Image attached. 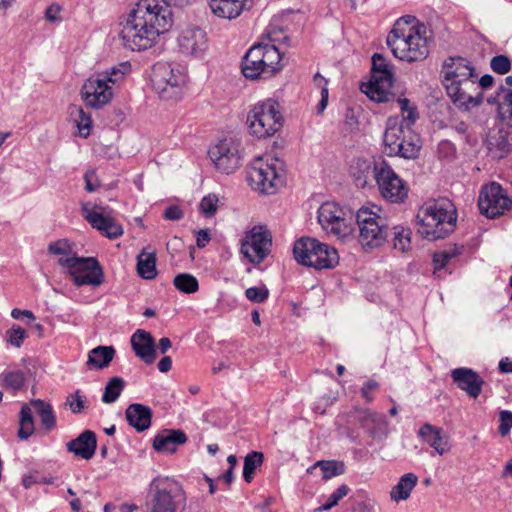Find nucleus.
<instances>
[{
    "label": "nucleus",
    "instance_id": "nucleus-39",
    "mask_svg": "<svg viewBox=\"0 0 512 512\" xmlns=\"http://www.w3.org/2000/svg\"><path fill=\"white\" fill-rule=\"evenodd\" d=\"M82 212L86 221L90 224H113L114 219L105 214L104 208L101 206L84 203Z\"/></svg>",
    "mask_w": 512,
    "mask_h": 512
},
{
    "label": "nucleus",
    "instance_id": "nucleus-21",
    "mask_svg": "<svg viewBox=\"0 0 512 512\" xmlns=\"http://www.w3.org/2000/svg\"><path fill=\"white\" fill-rule=\"evenodd\" d=\"M451 378L459 389L465 391L473 399H476L482 392L484 380L471 368H455L451 371Z\"/></svg>",
    "mask_w": 512,
    "mask_h": 512
},
{
    "label": "nucleus",
    "instance_id": "nucleus-41",
    "mask_svg": "<svg viewBox=\"0 0 512 512\" xmlns=\"http://www.w3.org/2000/svg\"><path fill=\"white\" fill-rule=\"evenodd\" d=\"M175 288L185 294H193L199 289L197 278L190 273H179L173 279Z\"/></svg>",
    "mask_w": 512,
    "mask_h": 512
},
{
    "label": "nucleus",
    "instance_id": "nucleus-61",
    "mask_svg": "<svg viewBox=\"0 0 512 512\" xmlns=\"http://www.w3.org/2000/svg\"><path fill=\"white\" fill-rule=\"evenodd\" d=\"M163 216L168 221H179L183 217V211L179 206L172 205L165 209Z\"/></svg>",
    "mask_w": 512,
    "mask_h": 512
},
{
    "label": "nucleus",
    "instance_id": "nucleus-45",
    "mask_svg": "<svg viewBox=\"0 0 512 512\" xmlns=\"http://www.w3.org/2000/svg\"><path fill=\"white\" fill-rule=\"evenodd\" d=\"M453 226H419L418 233L419 235L428 241H436L439 239H444L449 234L453 232Z\"/></svg>",
    "mask_w": 512,
    "mask_h": 512
},
{
    "label": "nucleus",
    "instance_id": "nucleus-58",
    "mask_svg": "<svg viewBox=\"0 0 512 512\" xmlns=\"http://www.w3.org/2000/svg\"><path fill=\"white\" fill-rule=\"evenodd\" d=\"M101 235L107 237L108 239L114 240L121 235H123L124 231L122 226H95Z\"/></svg>",
    "mask_w": 512,
    "mask_h": 512
},
{
    "label": "nucleus",
    "instance_id": "nucleus-49",
    "mask_svg": "<svg viewBox=\"0 0 512 512\" xmlns=\"http://www.w3.org/2000/svg\"><path fill=\"white\" fill-rule=\"evenodd\" d=\"M8 343L16 348H20L23 344V341L27 337V333L25 329L18 325H13L8 331Z\"/></svg>",
    "mask_w": 512,
    "mask_h": 512
},
{
    "label": "nucleus",
    "instance_id": "nucleus-3",
    "mask_svg": "<svg viewBox=\"0 0 512 512\" xmlns=\"http://www.w3.org/2000/svg\"><path fill=\"white\" fill-rule=\"evenodd\" d=\"M402 120L389 118L383 135L384 153L390 157L415 159L421 149V141L412 130L419 117L417 107L407 98L397 100Z\"/></svg>",
    "mask_w": 512,
    "mask_h": 512
},
{
    "label": "nucleus",
    "instance_id": "nucleus-7",
    "mask_svg": "<svg viewBox=\"0 0 512 512\" xmlns=\"http://www.w3.org/2000/svg\"><path fill=\"white\" fill-rule=\"evenodd\" d=\"M292 253L299 265L316 271L332 270L340 261L336 248L309 236L297 239Z\"/></svg>",
    "mask_w": 512,
    "mask_h": 512
},
{
    "label": "nucleus",
    "instance_id": "nucleus-38",
    "mask_svg": "<svg viewBox=\"0 0 512 512\" xmlns=\"http://www.w3.org/2000/svg\"><path fill=\"white\" fill-rule=\"evenodd\" d=\"M25 384V375L21 370H4L0 373V385L13 392L19 391Z\"/></svg>",
    "mask_w": 512,
    "mask_h": 512
},
{
    "label": "nucleus",
    "instance_id": "nucleus-43",
    "mask_svg": "<svg viewBox=\"0 0 512 512\" xmlns=\"http://www.w3.org/2000/svg\"><path fill=\"white\" fill-rule=\"evenodd\" d=\"M315 466H319L322 471V478L329 480L333 477L345 473V465L341 461L336 460H319L315 462Z\"/></svg>",
    "mask_w": 512,
    "mask_h": 512
},
{
    "label": "nucleus",
    "instance_id": "nucleus-12",
    "mask_svg": "<svg viewBox=\"0 0 512 512\" xmlns=\"http://www.w3.org/2000/svg\"><path fill=\"white\" fill-rule=\"evenodd\" d=\"M394 84L393 65L381 54L372 56L371 78L361 85V91L374 102H388Z\"/></svg>",
    "mask_w": 512,
    "mask_h": 512
},
{
    "label": "nucleus",
    "instance_id": "nucleus-51",
    "mask_svg": "<svg viewBox=\"0 0 512 512\" xmlns=\"http://www.w3.org/2000/svg\"><path fill=\"white\" fill-rule=\"evenodd\" d=\"M492 70L498 74L504 75L511 69V61L505 55H497L490 61Z\"/></svg>",
    "mask_w": 512,
    "mask_h": 512
},
{
    "label": "nucleus",
    "instance_id": "nucleus-28",
    "mask_svg": "<svg viewBox=\"0 0 512 512\" xmlns=\"http://www.w3.org/2000/svg\"><path fill=\"white\" fill-rule=\"evenodd\" d=\"M418 484V476L413 472L403 474L390 490V499L399 503L406 501Z\"/></svg>",
    "mask_w": 512,
    "mask_h": 512
},
{
    "label": "nucleus",
    "instance_id": "nucleus-14",
    "mask_svg": "<svg viewBox=\"0 0 512 512\" xmlns=\"http://www.w3.org/2000/svg\"><path fill=\"white\" fill-rule=\"evenodd\" d=\"M373 175L380 195L386 201L400 204L407 199L409 189L406 182L385 160L374 163Z\"/></svg>",
    "mask_w": 512,
    "mask_h": 512
},
{
    "label": "nucleus",
    "instance_id": "nucleus-42",
    "mask_svg": "<svg viewBox=\"0 0 512 512\" xmlns=\"http://www.w3.org/2000/svg\"><path fill=\"white\" fill-rule=\"evenodd\" d=\"M48 252L51 255L59 256V265L63 258H77V256L74 255V245L67 239H59L51 242L48 246Z\"/></svg>",
    "mask_w": 512,
    "mask_h": 512
},
{
    "label": "nucleus",
    "instance_id": "nucleus-25",
    "mask_svg": "<svg viewBox=\"0 0 512 512\" xmlns=\"http://www.w3.org/2000/svg\"><path fill=\"white\" fill-rule=\"evenodd\" d=\"M96 447V435L91 430L83 431L77 438L66 444L69 452L85 460H89L94 456Z\"/></svg>",
    "mask_w": 512,
    "mask_h": 512
},
{
    "label": "nucleus",
    "instance_id": "nucleus-13",
    "mask_svg": "<svg viewBox=\"0 0 512 512\" xmlns=\"http://www.w3.org/2000/svg\"><path fill=\"white\" fill-rule=\"evenodd\" d=\"M186 74L167 62L153 66L151 83L154 91L163 100H178L186 84Z\"/></svg>",
    "mask_w": 512,
    "mask_h": 512
},
{
    "label": "nucleus",
    "instance_id": "nucleus-63",
    "mask_svg": "<svg viewBox=\"0 0 512 512\" xmlns=\"http://www.w3.org/2000/svg\"><path fill=\"white\" fill-rule=\"evenodd\" d=\"M210 241L208 229H200L196 232V244L199 248L205 247Z\"/></svg>",
    "mask_w": 512,
    "mask_h": 512
},
{
    "label": "nucleus",
    "instance_id": "nucleus-30",
    "mask_svg": "<svg viewBox=\"0 0 512 512\" xmlns=\"http://www.w3.org/2000/svg\"><path fill=\"white\" fill-rule=\"evenodd\" d=\"M486 144L490 155L495 159L503 158L508 152L507 137L500 129L489 132Z\"/></svg>",
    "mask_w": 512,
    "mask_h": 512
},
{
    "label": "nucleus",
    "instance_id": "nucleus-24",
    "mask_svg": "<svg viewBox=\"0 0 512 512\" xmlns=\"http://www.w3.org/2000/svg\"><path fill=\"white\" fill-rule=\"evenodd\" d=\"M253 0H210L209 6L214 15L223 19H236L243 11L251 8Z\"/></svg>",
    "mask_w": 512,
    "mask_h": 512
},
{
    "label": "nucleus",
    "instance_id": "nucleus-32",
    "mask_svg": "<svg viewBox=\"0 0 512 512\" xmlns=\"http://www.w3.org/2000/svg\"><path fill=\"white\" fill-rule=\"evenodd\" d=\"M359 242L363 247H378L386 237L384 228L388 226H359Z\"/></svg>",
    "mask_w": 512,
    "mask_h": 512
},
{
    "label": "nucleus",
    "instance_id": "nucleus-29",
    "mask_svg": "<svg viewBox=\"0 0 512 512\" xmlns=\"http://www.w3.org/2000/svg\"><path fill=\"white\" fill-rule=\"evenodd\" d=\"M136 271L140 278L153 280L157 276L156 253L145 247L136 257Z\"/></svg>",
    "mask_w": 512,
    "mask_h": 512
},
{
    "label": "nucleus",
    "instance_id": "nucleus-4",
    "mask_svg": "<svg viewBox=\"0 0 512 512\" xmlns=\"http://www.w3.org/2000/svg\"><path fill=\"white\" fill-rule=\"evenodd\" d=\"M443 85L454 105L468 111L482 102L475 68L463 57H450L443 65Z\"/></svg>",
    "mask_w": 512,
    "mask_h": 512
},
{
    "label": "nucleus",
    "instance_id": "nucleus-53",
    "mask_svg": "<svg viewBox=\"0 0 512 512\" xmlns=\"http://www.w3.org/2000/svg\"><path fill=\"white\" fill-rule=\"evenodd\" d=\"M66 405L69 406L73 413H80L85 408V397L81 394L80 390L69 395L66 399Z\"/></svg>",
    "mask_w": 512,
    "mask_h": 512
},
{
    "label": "nucleus",
    "instance_id": "nucleus-9",
    "mask_svg": "<svg viewBox=\"0 0 512 512\" xmlns=\"http://www.w3.org/2000/svg\"><path fill=\"white\" fill-rule=\"evenodd\" d=\"M356 218V224H377L384 220L383 210L380 206L367 203L358 209L356 214L348 206L340 205L334 201H326L316 210L318 224H339L351 222Z\"/></svg>",
    "mask_w": 512,
    "mask_h": 512
},
{
    "label": "nucleus",
    "instance_id": "nucleus-50",
    "mask_svg": "<svg viewBox=\"0 0 512 512\" xmlns=\"http://www.w3.org/2000/svg\"><path fill=\"white\" fill-rule=\"evenodd\" d=\"M245 296L251 302L262 303L268 298L269 290L265 285L259 287H250L246 289Z\"/></svg>",
    "mask_w": 512,
    "mask_h": 512
},
{
    "label": "nucleus",
    "instance_id": "nucleus-64",
    "mask_svg": "<svg viewBox=\"0 0 512 512\" xmlns=\"http://www.w3.org/2000/svg\"><path fill=\"white\" fill-rule=\"evenodd\" d=\"M498 368L502 373H512V360L509 358L501 359Z\"/></svg>",
    "mask_w": 512,
    "mask_h": 512
},
{
    "label": "nucleus",
    "instance_id": "nucleus-54",
    "mask_svg": "<svg viewBox=\"0 0 512 512\" xmlns=\"http://www.w3.org/2000/svg\"><path fill=\"white\" fill-rule=\"evenodd\" d=\"M62 10H63V8L61 5H59L58 3H52L45 10V13H44L45 20L49 23H57V22L62 21V16H61Z\"/></svg>",
    "mask_w": 512,
    "mask_h": 512
},
{
    "label": "nucleus",
    "instance_id": "nucleus-44",
    "mask_svg": "<svg viewBox=\"0 0 512 512\" xmlns=\"http://www.w3.org/2000/svg\"><path fill=\"white\" fill-rule=\"evenodd\" d=\"M371 164L365 159H356L350 167V173L354 177L358 186L364 187L367 184L368 174Z\"/></svg>",
    "mask_w": 512,
    "mask_h": 512
},
{
    "label": "nucleus",
    "instance_id": "nucleus-60",
    "mask_svg": "<svg viewBox=\"0 0 512 512\" xmlns=\"http://www.w3.org/2000/svg\"><path fill=\"white\" fill-rule=\"evenodd\" d=\"M379 388V383L373 379L366 381L361 389L362 397L367 401H373L374 397L372 392Z\"/></svg>",
    "mask_w": 512,
    "mask_h": 512
},
{
    "label": "nucleus",
    "instance_id": "nucleus-56",
    "mask_svg": "<svg viewBox=\"0 0 512 512\" xmlns=\"http://www.w3.org/2000/svg\"><path fill=\"white\" fill-rule=\"evenodd\" d=\"M350 489L347 485H340L327 499L326 507L331 509L338 505L339 501L349 493Z\"/></svg>",
    "mask_w": 512,
    "mask_h": 512
},
{
    "label": "nucleus",
    "instance_id": "nucleus-48",
    "mask_svg": "<svg viewBox=\"0 0 512 512\" xmlns=\"http://www.w3.org/2000/svg\"><path fill=\"white\" fill-rule=\"evenodd\" d=\"M219 197L214 193L204 196L199 203V212L207 219L213 217L219 207Z\"/></svg>",
    "mask_w": 512,
    "mask_h": 512
},
{
    "label": "nucleus",
    "instance_id": "nucleus-47",
    "mask_svg": "<svg viewBox=\"0 0 512 512\" xmlns=\"http://www.w3.org/2000/svg\"><path fill=\"white\" fill-rule=\"evenodd\" d=\"M394 248L406 252L411 247V231L408 227L395 226L394 231Z\"/></svg>",
    "mask_w": 512,
    "mask_h": 512
},
{
    "label": "nucleus",
    "instance_id": "nucleus-6",
    "mask_svg": "<svg viewBox=\"0 0 512 512\" xmlns=\"http://www.w3.org/2000/svg\"><path fill=\"white\" fill-rule=\"evenodd\" d=\"M246 181L260 195H275L286 183L285 164L271 154L257 156L246 167Z\"/></svg>",
    "mask_w": 512,
    "mask_h": 512
},
{
    "label": "nucleus",
    "instance_id": "nucleus-34",
    "mask_svg": "<svg viewBox=\"0 0 512 512\" xmlns=\"http://www.w3.org/2000/svg\"><path fill=\"white\" fill-rule=\"evenodd\" d=\"M497 103L498 113L504 120H512V89H507L501 85L497 91L496 97L488 100L489 103Z\"/></svg>",
    "mask_w": 512,
    "mask_h": 512
},
{
    "label": "nucleus",
    "instance_id": "nucleus-27",
    "mask_svg": "<svg viewBox=\"0 0 512 512\" xmlns=\"http://www.w3.org/2000/svg\"><path fill=\"white\" fill-rule=\"evenodd\" d=\"M125 416L128 424L137 432L146 431L151 426L152 410L144 404H130L126 408Z\"/></svg>",
    "mask_w": 512,
    "mask_h": 512
},
{
    "label": "nucleus",
    "instance_id": "nucleus-10",
    "mask_svg": "<svg viewBox=\"0 0 512 512\" xmlns=\"http://www.w3.org/2000/svg\"><path fill=\"white\" fill-rule=\"evenodd\" d=\"M282 56L274 44H256L245 54L242 73L248 79L270 78L282 69Z\"/></svg>",
    "mask_w": 512,
    "mask_h": 512
},
{
    "label": "nucleus",
    "instance_id": "nucleus-62",
    "mask_svg": "<svg viewBox=\"0 0 512 512\" xmlns=\"http://www.w3.org/2000/svg\"><path fill=\"white\" fill-rule=\"evenodd\" d=\"M11 317L16 320H21L23 318H27L29 322H32L35 320V316H34L33 312L30 310H27V309L21 310L18 308H14L11 311Z\"/></svg>",
    "mask_w": 512,
    "mask_h": 512
},
{
    "label": "nucleus",
    "instance_id": "nucleus-33",
    "mask_svg": "<svg viewBox=\"0 0 512 512\" xmlns=\"http://www.w3.org/2000/svg\"><path fill=\"white\" fill-rule=\"evenodd\" d=\"M115 349L113 346H98L88 354L87 365L96 369L107 367L113 360Z\"/></svg>",
    "mask_w": 512,
    "mask_h": 512
},
{
    "label": "nucleus",
    "instance_id": "nucleus-18",
    "mask_svg": "<svg viewBox=\"0 0 512 512\" xmlns=\"http://www.w3.org/2000/svg\"><path fill=\"white\" fill-rule=\"evenodd\" d=\"M179 52L185 57L204 58L209 51V38L204 29L196 25L181 27L176 36Z\"/></svg>",
    "mask_w": 512,
    "mask_h": 512
},
{
    "label": "nucleus",
    "instance_id": "nucleus-35",
    "mask_svg": "<svg viewBox=\"0 0 512 512\" xmlns=\"http://www.w3.org/2000/svg\"><path fill=\"white\" fill-rule=\"evenodd\" d=\"M356 418L360 422L361 426L371 435H374L376 429L385 424V417L382 414L368 409L358 410Z\"/></svg>",
    "mask_w": 512,
    "mask_h": 512
},
{
    "label": "nucleus",
    "instance_id": "nucleus-19",
    "mask_svg": "<svg viewBox=\"0 0 512 512\" xmlns=\"http://www.w3.org/2000/svg\"><path fill=\"white\" fill-rule=\"evenodd\" d=\"M478 206L483 215L494 219L512 207V199L504 192L500 184L492 182L482 187Z\"/></svg>",
    "mask_w": 512,
    "mask_h": 512
},
{
    "label": "nucleus",
    "instance_id": "nucleus-55",
    "mask_svg": "<svg viewBox=\"0 0 512 512\" xmlns=\"http://www.w3.org/2000/svg\"><path fill=\"white\" fill-rule=\"evenodd\" d=\"M499 433L501 436H506L512 429V412L503 410L499 414Z\"/></svg>",
    "mask_w": 512,
    "mask_h": 512
},
{
    "label": "nucleus",
    "instance_id": "nucleus-22",
    "mask_svg": "<svg viewBox=\"0 0 512 512\" xmlns=\"http://www.w3.org/2000/svg\"><path fill=\"white\" fill-rule=\"evenodd\" d=\"M187 442L186 434L179 429H164L153 439V449L162 454H173L178 446Z\"/></svg>",
    "mask_w": 512,
    "mask_h": 512
},
{
    "label": "nucleus",
    "instance_id": "nucleus-40",
    "mask_svg": "<svg viewBox=\"0 0 512 512\" xmlns=\"http://www.w3.org/2000/svg\"><path fill=\"white\" fill-rule=\"evenodd\" d=\"M125 382L121 377H112L105 385L102 395V402L105 404L114 403L121 395Z\"/></svg>",
    "mask_w": 512,
    "mask_h": 512
},
{
    "label": "nucleus",
    "instance_id": "nucleus-2",
    "mask_svg": "<svg viewBox=\"0 0 512 512\" xmlns=\"http://www.w3.org/2000/svg\"><path fill=\"white\" fill-rule=\"evenodd\" d=\"M386 43L400 61L421 62L429 56L431 35L423 22L406 15L396 20Z\"/></svg>",
    "mask_w": 512,
    "mask_h": 512
},
{
    "label": "nucleus",
    "instance_id": "nucleus-8",
    "mask_svg": "<svg viewBox=\"0 0 512 512\" xmlns=\"http://www.w3.org/2000/svg\"><path fill=\"white\" fill-rule=\"evenodd\" d=\"M186 501V492L178 481L157 476L149 484L146 509L147 512H177Z\"/></svg>",
    "mask_w": 512,
    "mask_h": 512
},
{
    "label": "nucleus",
    "instance_id": "nucleus-20",
    "mask_svg": "<svg viewBox=\"0 0 512 512\" xmlns=\"http://www.w3.org/2000/svg\"><path fill=\"white\" fill-rule=\"evenodd\" d=\"M272 247V235L266 226H253L241 244V252L253 264L262 263Z\"/></svg>",
    "mask_w": 512,
    "mask_h": 512
},
{
    "label": "nucleus",
    "instance_id": "nucleus-36",
    "mask_svg": "<svg viewBox=\"0 0 512 512\" xmlns=\"http://www.w3.org/2000/svg\"><path fill=\"white\" fill-rule=\"evenodd\" d=\"M31 405L35 408L41 419V423L47 431H51L56 426V416L52 406L41 400L35 399L31 401Z\"/></svg>",
    "mask_w": 512,
    "mask_h": 512
},
{
    "label": "nucleus",
    "instance_id": "nucleus-11",
    "mask_svg": "<svg viewBox=\"0 0 512 512\" xmlns=\"http://www.w3.org/2000/svg\"><path fill=\"white\" fill-rule=\"evenodd\" d=\"M283 117L273 99L257 102L247 115L249 133L257 139L272 137L282 127Z\"/></svg>",
    "mask_w": 512,
    "mask_h": 512
},
{
    "label": "nucleus",
    "instance_id": "nucleus-31",
    "mask_svg": "<svg viewBox=\"0 0 512 512\" xmlns=\"http://www.w3.org/2000/svg\"><path fill=\"white\" fill-rule=\"evenodd\" d=\"M69 116L71 122L77 128L78 134L84 138L88 137L92 129L91 116L79 105L69 107Z\"/></svg>",
    "mask_w": 512,
    "mask_h": 512
},
{
    "label": "nucleus",
    "instance_id": "nucleus-37",
    "mask_svg": "<svg viewBox=\"0 0 512 512\" xmlns=\"http://www.w3.org/2000/svg\"><path fill=\"white\" fill-rule=\"evenodd\" d=\"M34 431L35 427L32 409L28 404H23L20 410L19 429L17 435L21 440H27L34 434Z\"/></svg>",
    "mask_w": 512,
    "mask_h": 512
},
{
    "label": "nucleus",
    "instance_id": "nucleus-46",
    "mask_svg": "<svg viewBox=\"0 0 512 512\" xmlns=\"http://www.w3.org/2000/svg\"><path fill=\"white\" fill-rule=\"evenodd\" d=\"M263 462V453L252 451L244 458L243 478L247 483L253 479L254 472Z\"/></svg>",
    "mask_w": 512,
    "mask_h": 512
},
{
    "label": "nucleus",
    "instance_id": "nucleus-57",
    "mask_svg": "<svg viewBox=\"0 0 512 512\" xmlns=\"http://www.w3.org/2000/svg\"><path fill=\"white\" fill-rule=\"evenodd\" d=\"M85 189L88 192L96 191L100 186L101 182L94 170H88L84 175Z\"/></svg>",
    "mask_w": 512,
    "mask_h": 512
},
{
    "label": "nucleus",
    "instance_id": "nucleus-17",
    "mask_svg": "<svg viewBox=\"0 0 512 512\" xmlns=\"http://www.w3.org/2000/svg\"><path fill=\"white\" fill-rule=\"evenodd\" d=\"M416 219L418 224H456L458 210L447 197L428 198L419 206Z\"/></svg>",
    "mask_w": 512,
    "mask_h": 512
},
{
    "label": "nucleus",
    "instance_id": "nucleus-59",
    "mask_svg": "<svg viewBox=\"0 0 512 512\" xmlns=\"http://www.w3.org/2000/svg\"><path fill=\"white\" fill-rule=\"evenodd\" d=\"M453 256H454L453 254H450L445 251L434 253V255H433L434 270L437 271V270L443 269L446 266V264L448 263V261Z\"/></svg>",
    "mask_w": 512,
    "mask_h": 512
},
{
    "label": "nucleus",
    "instance_id": "nucleus-52",
    "mask_svg": "<svg viewBox=\"0 0 512 512\" xmlns=\"http://www.w3.org/2000/svg\"><path fill=\"white\" fill-rule=\"evenodd\" d=\"M324 228L328 234L336 236L343 242L349 240L354 233L353 226H324Z\"/></svg>",
    "mask_w": 512,
    "mask_h": 512
},
{
    "label": "nucleus",
    "instance_id": "nucleus-15",
    "mask_svg": "<svg viewBox=\"0 0 512 512\" xmlns=\"http://www.w3.org/2000/svg\"><path fill=\"white\" fill-rule=\"evenodd\" d=\"M60 266L76 286L99 287L104 282L103 269L94 257L63 258Z\"/></svg>",
    "mask_w": 512,
    "mask_h": 512
},
{
    "label": "nucleus",
    "instance_id": "nucleus-23",
    "mask_svg": "<svg viewBox=\"0 0 512 512\" xmlns=\"http://www.w3.org/2000/svg\"><path fill=\"white\" fill-rule=\"evenodd\" d=\"M418 436L440 456L448 453L451 449L449 437L444 434L441 427L425 423L418 430Z\"/></svg>",
    "mask_w": 512,
    "mask_h": 512
},
{
    "label": "nucleus",
    "instance_id": "nucleus-1",
    "mask_svg": "<svg viewBox=\"0 0 512 512\" xmlns=\"http://www.w3.org/2000/svg\"><path fill=\"white\" fill-rule=\"evenodd\" d=\"M173 24L174 15L168 1L137 0L119 16L117 35L125 49L141 52L154 47Z\"/></svg>",
    "mask_w": 512,
    "mask_h": 512
},
{
    "label": "nucleus",
    "instance_id": "nucleus-16",
    "mask_svg": "<svg viewBox=\"0 0 512 512\" xmlns=\"http://www.w3.org/2000/svg\"><path fill=\"white\" fill-rule=\"evenodd\" d=\"M208 156L219 173L229 175L241 167L243 152L238 140L223 138L209 147Z\"/></svg>",
    "mask_w": 512,
    "mask_h": 512
},
{
    "label": "nucleus",
    "instance_id": "nucleus-5",
    "mask_svg": "<svg viewBox=\"0 0 512 512\" xmlns=\"http://www.w3.org/2000/svg\"><path fill=\"white\" fill-rule=\"evenodd\" d=\"M129 61L120 62L104 71L95 72L82 84L80 96L87 107L101 109L111 103L115 87L120 86L131 73Z\"/></svg>",
    "mask_w": 512,
    "mask_h": 512
},
{
    "label": "nucleus",
    "instance_id": "nucleus-26",
    "mask_svg": "<svg viewBox=\"0 0 512 512\" xmlns=\"http://www.w3.org/2000/svg\"><path fill=\"white\" fill-rule=\"evenodd\" d=\"M131 345L137 357L141 358L145 363L151 364L156 358V350L152 335L138 329L131 337Z\"/></svg>",
    "mask_w": 512,
    "mask_h": 512
}]
</instances>
